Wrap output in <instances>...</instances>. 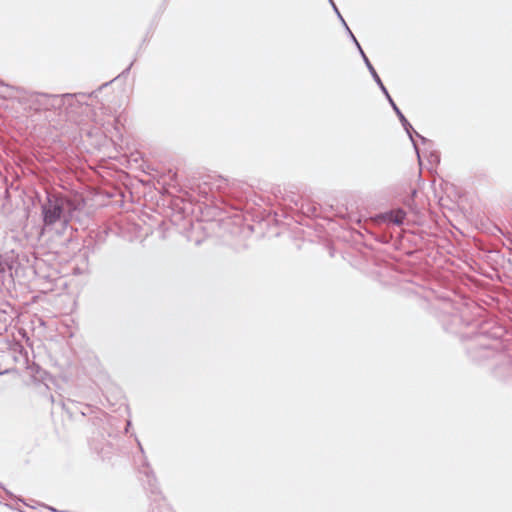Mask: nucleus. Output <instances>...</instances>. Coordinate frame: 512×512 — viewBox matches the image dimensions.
I'll list each match as a JSON object with an SVG mask.
<instances>
[{"label":"nucleus","mask_w":512,"mask_h":512,"mask_svg":"<svg viewBox=\"0 0 512 512\" xmlns=\"http://www.w3.org/2000/svg\"><path fill=\"white\" fill-rule=\"evenodd\" d=\"M41 506L45 507L46 509H48L51 512H65V511H59L56 508H54L52 506H49V505H46V504H41Z\"/></svg>","instance_id":"13"},{"label":"nucleus","mask_w":512,"mask_h":512,"mask_svg":"<svg viewBox=\"0 0 512 512\" xmlns=\"http://www.w3.org/2000/svg\"><path fill=\"white\" fill-rule=\"evenodd\" d=\"M82 407H83L84 409H88V406H87V405H82Z\"/></svg>","instance_id":"22"},{"label":"nucleus","mask_w":512,"mask_h":512,"mask_svg":"<svg viewBox=\"0 0 512 512\" xmlns=\"http://www.w3.org/2000/svg\"><path fill=\"white\" fill-rule=\"evenodd\" d=\"M405 132L407 133L409 139L411 140L412 145L415 149V152H416L417 156L419 157V148H418L416 141L414 140V135H416V137H418L423 144L428 142L429 140L427 138H425L424 136H422L421 134H419L418 132H416L413 127H412V130L410 129V134L406 130H405Z\"/></svg>","instance_id":"8"},{"label":"nucleus","mask_w":512,"mask_h":512,"mask_svg":"<svg viewBox=\"0 0 512 512\" xmlns=\"http://www.w3.org/2000/svg\"><path fill=\"white\" fill-rule=\"evenodd\" d=\"M111 82H112V81H110V82H106L105 84H103L102 86H100V88H99V89H102L103 87L108 86Z\"/></svg>","instance_id":"17"},{"label":"nucleus","mask_w":512,"mask_h":512,"mask_svg":"<svg viewBox=\"0 0 512 512\" xmlns=\"http://www.w3.org/2000/svg\"><path fill=\"white\" fill-rule=\"evenodd\" d=\"M218 181H219V182H221V183L217 184V185H216V188H217L218 190H222V189H224V186H223V184H222V183H224L226 180H225L223 177L219 176Z\"/></svg>","instance_id":"12"},{"label":"nucleus","mask_w":512,"mask_h":512,"mask_svg":"<svg viewBox=\"0 0 512 512\" xmlns=\"http://www.w3.org/2000/svg\"><path fill=\"white\" fill-rule=\"evenodd\" d=\"M468 354L475 363L488 366L495 379L507 381L512 378V358L496 346L480 342L469 347Z\"/></svg>","instance_id":"1"},{"label":"nucleus","mask_w":512,"mask_h":512,"mask_svg":"<svg viewBox=\"0 0 512 512\" xmlns=\"http://www.w3.org/2000/svg\"><path fill=\"white\" fill-rule=\"evenodd\" d=\"M334 12L336 13L338 19L340 20L341 24L345 28L348 36L350 37V39L352 40V42L355 44L356 48L358 49V51H359V53H360V55H361V57H362V59H363V61L365 63V65H366L370 75L372 76L373 80L375 81V83L377 84V86L379 87L381 92L386 97L388 103L390 104V106L392 107L393 111L397 115L401 125L404 128V130H406L410 134V129L412 130V125L410 124V122L404 116L402 111L399 109V107L394 102L393 98L391 97V95L389 94L387 88L383 84V82H382L381 78L379 77L377 71L375 70L374 66L372 65V63L368 59L367 55L365 54L364 50L362 49L360 43L356 39V37L353 34V32L350 30V28L347 25L345 19L342 17V15H341V13H340V11H339L337 6H334Z\"/></svg>","instance_id":"2"},{"label":"nucleus","mask_w":512,"mask_h":512,"mask_svg":"<svg viewBox=\"0 0 512 512\" xmlns=\"http://www.w3.org/2000/svg\"><path fill=\"white\" fill-rule=\"evenodd\" d=\"M84 93H65L62 95L32 92L28 96V102L36 111L60 110L66 104L72 105V101L78 97H85Z\"/></svg>","instance_id":"3"},{"label":"nucleus","mask_w":512,"mask_h":512,"mask_svg":"<svg viewBox=\"0 0 512 512\" xmlns=\"http://www.w3.org/2000/svg\"><path fill=\"white\" fill-rule=\"evenodd\" d=\"M431 158H435V160H436L437 162H439V156H438V154H436V153H432V154H431Z\"/></svg>","instance_id":"14"},{"label":"nucleus","mask_w":512,"mask_h":512,"mask_svg":"<svg viewBox=\"0 0 512 512\" xmlns=\"http://www.w3.org/2000/svg\"><path fill=\"white\" fill-rule=\"evenodd\" d=\"M64 202V226H67L72 220L74 213L81 210L84 207V201L79 199H72L68 196L62 195Z\"/></svg>","instance_id":"6"},{"label":"nucleus","mask_w":512,"mask_h":512,"mask_svg":"<svg viewBox=\"0 0 512 512\" xmlns=\"http://www.w3.org/2000/svg\"><path fill=\"white\" fill-rule=\"evenodd\" d=\"M141 473H143L147 478L146 487L150 491V493L154 494V495H158L160 493V490L157 485V479L154 475V472L150 469L148 463H145L143 465V470H141Z\"/></svg>","instance_id":"7"},{"label":"nucleus","mask_w":512,"mask_h":512,"mask_svg":"<svg viewBox=\"0 0 512 512\" xmlns=\"http://www.w3.org/2000/svg\"><path fill=\"white\" fill-rule=\"evenodd\" d=\"M70 405L75 406L76 404L72 400H68L67 402H63L62 403L63 408L66 409V411L68 413L72 414L73 413V409H72V407Z\"/></svg>","instance_id":"9"},{"label":"nucleus","mask_w":512,"mask_h":512,"mask_svg":"<svg viewBox=\"0 0 512 512\" xmlns=\"http://www.w3.org/2000/svg\"><path fill=\"white\" fill-rule=\"evenodd\" d=\"M133 63H134V61H132V62L128 65V67H127L125 70H123V71H122V72H121L117 77H115L112 81H114V80H116V79H118V78H120V77H125V76L129 73V71H130L131 67L133 66Z\"/></svg>","instance_id":"10"},{"label":"nucleus","mask_w":512,"mask_h":512,"mask_svg":"<svg viewBox=\"0 0 512 512\" xmlns=\"http://www.w3.org/2000/svg\"><path fill=\"white\" fill-rule=\"evenodd\" d=\"M0 270H3V260H2L1 256H0Z\"/></svg>","instance_id":"15"},{"label":"nucleus","mask_w":512,"mask_h":512,"mask_svg":"<svg viewBox=\"0 0 512 512\" xmlns=\"http://www.w3.org/2000/svg\"><path fill=\"white\" fill-rule=\"evenodd\" d=\"M130 425H131V422H130V421H128V422H127V425H126V429H125L126 431H128V428H130Z\"/></svg>","instance_id":"18"},{"label":"nucleus","mask_w":512,"mask_h":512,"mask_svg":"<svg viewBox=\"0 0 512 512\" xmlns=\"http://www.w3.org/2000/svg\"><path fill=\"white\" fill-rule=\"evenodd\" d=\"M64 202L62 194L48 192L46 200L41 205V216L45 227L53 226L56 222L64 225Z\"/></svg>","instance_id":"4"},{"label":"nucleus","mask_w":512,"mask_h":512,"mask_svg":"<svg viewBox=\"0 0 512 512\" xmlns=\"http://www.w3.org/2000/svg\"><path fill=\"white\" fill-rule=\"evenodd\" d=\"M407 213L402 208H394L376 216L379 223L386 225L402 226L405 223Z\"/></svg>","instance_id":"5"},{"label":"nucleus","mask_w":512,"mask_h":512,"mask_svg":"<svg viewBox=\"0 0 512 512\" xmlns=\"http://www.w3.org/2000/svg\"><path fill=\"white\" fill-rule=\"evenodd\" d=\"M138 445H139V447H140L141 452L143 453V452H144V450H143V447L141 446L140 442H138Z\"/></svg>","instance_id":"19"},{"label":"nucleus","mask_w":512,"mask_h":512,"mask_svg":"<svg viewBox=\"0 0 512 512\" xmlns=\"http://www.w3.org/2000/svg\"><path fill=\"white\" fill-rule=\"evenodd\" d=\"M328 1L331 4L332 8L334 9V6H336L335 2L333 0H328Z\"/></svg>","instance_id":"16"},{"label":"nucleus","mask_w":512,"mask_h":512,"mask_svg":"<svg viewBox=\"0 0 512 512\" xmlns=\"http://www.w3.org/2000/svg\"><path fill=\"white\" fill-rule=\"evenodd\" d=\"M79 411H80V413H81L83 416L86 414V413H85V411H84L83 409H80Z\"/></svg>","instance_id":"20"},{"label":"nucleus","mask_w":512,"mask_h":512,"mask_svg":"<svg viewBox=\"0 0 512 512\" xmlns=\"http://www.w3.org/2000/svg\"><path fill=\"white\" fill-rule=\"evenodd\" d=\"M19 512H25L24 510L18 509Z\"/></svg>","instance_id":"23"},{"label":"nucleus","mask_w":512,"mask_h":512,"mask_svg":"<svg viewBox=\"0 0 512 512\" xmlns=\"http://www.w3.org/2000/svg\"><path fill=\"white\" fill-rule=\"evenodd\" d=\"M5 491H6V494H7L10 498H12V499H17L18 501H20V502H22L23 504H25V505H27V506H28V504L24 501V499H22V498H17L13 493H11V492H10V491H8V490H5Z\"/></svg>","instance_id":"11"},{"label":"nucleus","mask_w":512,"mask_h":512,"mask_svg":"<svg viewBox=\"0 0 512 512\" xmlns=\"http://www.w3.org/2000/svg\"><path fill=\"white\" fill-rule=\"evenodd\" d=\"M2 86H5V84L2 81H0V87H2ZM6 87H9V86L6 85Z\"/></svg>","instance_id":"21"}]
</instances>
